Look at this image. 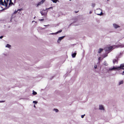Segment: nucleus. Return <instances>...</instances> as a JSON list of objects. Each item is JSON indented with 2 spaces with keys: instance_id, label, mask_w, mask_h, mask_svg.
Instances as JSON below:
<instances>
[{
  "instance_id": "23",
  "label": "nucleus",
  "mask_w": 124,
  "mask_h": 124,
  "mask_svg": "<svg viewBox=\"0 0 124 124\" xmlns=\"http://www.w3.org/2000/svg\"><path fill=\"white\" fill-rule=\"evenodd\" d=\"M11 47V46L10 45L8 44V48H10Z\"/></svg>"
},
{
  "instance_id": "24",
  "label": "nucleus",
  "mask_w": 124,
  "mask_h": 124,
  "mask_svg": "<svg viewBox=\"0 0 124 124\" xmlns=\"http://www.w3.org/2000/svg\"><path fill=\"white\" fill-rule=\"evenodd\" d=\"M95 6V4H92V6L93 7H94Z\"/></svg>"
},
{
  "instance_id": "6",
  "label": "nucleus",
  "mask_w": 124,
  "mask_h": 124,
  "mask_svg": "<svg viewBox=\"0 0 124 124\" xmlns=\"http://www.w3.org/2000/svg\"><path fill=\"white\" fill-rule=\"evenodd\" d=\"M42 16H44L47 14V12H45V10H43L41 12Z\"/></svg>"
},
{
  "instance_id": "32",
  "label": "nucleus",
  "mask_w": 124,
  "mask_h": 124,
  "mask_svg": "<svg viewBox=\"0 0 124 124\" xmlns=\"http://www.w3.org/2000/svg\"><path fill=\"white\" fill-rule=\"evenodd\" d=\"M6 47H8V44H7L6 46Z\"/></svg>"
},
{
  "instance_id": "25",
  "label": "nucleus",
  "mask_w": 124,
  "mask_h": 124,
  "mask_svg": "<svg viewBox=\"0 0 124 124\" xmlns=\"http://www.w3.org/2000/svg\"><path fill=\"white\" fill-rule=\"evenodd\" d=\"M85 116V115H82L81 116V117L82 118H83L84 117V116Z\"/></svg>"
},
{
  "instance_id": "29",
  "label": "nucleus",
  "mask_w": 124,
  "mask_h": 124,
  "mask_svg": "<svg viewBox=\"0 0 124 124\" xmlns=\"http://www.w3.org/2000/svg\"><path fill=\"white\" fill-rule=\"evenodd\" d=\"M3 37L2 36H1L0 37V39H2L3 38Z\"/></svg>"
},
{
  "instance_id": "13",
  "label": "nucleus",
  "mask_w": 124,
  "mask_h": 124,
  "mask_svg": "<svg viewBox=\"0 0 124 124\" xmlns=\"http://www.w3.org/2000/svg\"><path fill=\"white\" fill-rule=\"evenodd\" d=\"M124 81L123 80H121L120 81L119 83V85H120L121 84H123V83Z\"/></svg>"
},
{
  "instance_id": "3",
  "label": "nucleus",
  "mask_w": 124,
  "mask_h": 124,
  "mask_svg": "<svg viewBox=\"0 0 124 124\" xmlns=\"http://www.w3.org/2000/svg\"><path fill=\"white\" fill-rule=\"evenodd\" d=\"M119 70V67H118L113 66L112 68H110L109 69V71L112 70Z\"/></svg>"
},
{
  "instance_id": "30",
  "label": "nucleus",
  "mask_w": 124,
  "mask_h": 124,
  "mask_svg": "<svg viewBox=\"0 0 124 124\" xmlns=\"http://www.w3.org/2000/svg\"><path fill=\"white\" fill-rule=\"evenodd\" d=\"M122 74L123 75H124V71L123 72V73Z\"/></svg>"
},
{
  "instance_id": "37",
  "label": "nucleus",
  "mask_w": 124,
  "mask_h": 124,
  "mask_svg": "<svg viewBox=\"0 0 124 124\" xmlns=\"http://www.w3.org/2000/svg\"><path fill=\"white\" fill-rule=\"evenodd\" d=\"M124 45H123V46H120L121 47H124Z\"/></svg>"
},
{
  "instance_id": "21",
  "label": "nucleus",
  "mask_w": 124,
  "mask_h": 124,
  "mask_svg": "<svg viewBox=\"0 0 124 124\" xmlns=\"http://www.w3.org/2000/svg\"><path fill=\"white\" fill-rule=\"evenodd\" d=\"M113 62L114 63V64L115 63V62L116 61V60H113Z\"/></svg>"
},
{
  "instance_id": "22",
  "label": "nucleus",
  "mask_w": 124,
  "mask_h": 124,
  "mask_svg": "<svg viewBox=\"0 0 124 124\" xmlns=\"http://www.w3.org/2000/svg\"><path fill=\"white\" fill-rule=\"evenodd\" d=\"M94 68L95 69H96L97 68V66L96 65H95L94 66Z\"/></svg>"
},
{
  "instance_id": "26",
  "label": "nucleus",
  "mask_w": 124,
  "mask_h": 124,
  "mask_svg": "<svg viewBox=\"0 0 124 124\" xmlns=\"http://www.w3.org/2000/svg\"><path fill=\"white\" fill-rule=\"evenodd\" d=\"M44 20V19H39V20L41 21H43Z\"/></svg>"
},
{
  "instance_id": "1",
  "label": "nucleus",
  "mask_w": 124,
  "mask_h": 124,
  "mask_svg": "<svg viewBox=\"0 0 124 124\" xmlns=\"http://www.w3.org/2000/svg\"><path fill=\"white\" fill-rule=\"evenodd\" d=\"M114 46H111L110 47H108V46H107L106 47L104 48V50H105L106 51H109L111 49H114Z\"/></svg>"
},
{
  "instance_id": "18",
  "label": "nucleus",
  "mask_w": 124,
  "mask_h": 124,
  "mask_svg": "<svg viewBox=\"0 0 124 124\" xmlns=\"http://www.w3.org/2000/svg\"><path fill=\"white\" fill-rule=\"evenodd\" d=\"M53 2L56 3L57 1V0H51Z\"/></svg>"
},
{
  "instance_id": "9",
  "label": "nucleus",
  "mask_w": 124,
  "mask_h": 124,
  "mask_svg": "<svg viewBox=\"0 0 124 124\" xmlns=\"http://www.w3.org/2000/svg\"><path fill=\"white\" fill-rule=\"evenodd\" d=\"M99 109L101 110H104V108L103 105H100L99 106Z\"/></svg>"
},
{
  "instance_id": "2",
  "label": "nucleus",
  "mask_w": 124,
  "mask_h": 124,
  "mask_svg": "<svg viewBox=\"0 0 124 124\" xmlns=\"http://www.w3.org/2000/svg\"><path fill=\"white\" fill-rule=\"evenodd\" d=\"M96 14L98 15H101L102 14V10L99 9L97 10L96 11Z\"/></svg>"
},
{
  "instance_id": "19",
  "label": "nucleus",
  "mask_w": 124,
  "mask_h": 124,
  "mask_svg": "<svg viewBox=\"0 0 124 124\" xmlns=\"http://www.w3.org/2000/svg\"><path fill=\"white\" fill-rule=\"evenodd\" d=\"M103 64H104V65H106V66H107L108 65V64L107 63V62H104L103 63Z\"/></svg>"
},
{
  "instance_id": "36",
  "label": "nucleus",
  "mask_w": 124,
  "mask_h": 124,
  "mask_svg": "<svg viewBox=\"0 0 124 124\" xmlns=\"http://www.w3.org/2000/svg\"><path fill=\"white\" fill-rule=\"evenodd\" d=\"M34 107H35H35H36V106H35V105H34Z\"/></svg>"
},
{
  "instance_id": "27",
  "label": "nucleus",
  "mask_w": 124,
  "mask_h": 124,
  "mask_svg": "<svg viewBox=\"0 0 124 124\" xmlns=\"http://www.w3.org/2000/svg\"><path fill=\"white\" fill-rule=\"evenodd\" d=\"M22 10V9H21H21H18V10H17V11H21V10Z\"/></svg>"
},
{
  "instance_id": "16",
  "label": "nucleus",
  "mask_w": 124,
  "mask_h": 124,
  "mask_svg": "<svg viewBox=\"0 0 124 124\" xmlns=\"http://www.w3.org/2000/svg\"><path fill=\"white\" fill-rule=\"evenodd\" d=\"M53 110L54 111L56 112H57L59 111L57 109H55V108Z\"/></svg>"
},
{
  "instance_id": "4",
  "label": "nucleus",
  "mask_w": 124,
  "mask_h": 124,
  "mask_svg": "<svg viewBox=\"0 0 124 124\" xmlns=\"http://www.w3.org/2000/svg\"><path fill=\"white\" fill-rule=\"evenodd\" d=\"M65 37V36H63L62 37H60L59 38L57 42L58 43H59L61 41L62 39Z\"/></svg>"
},
{
  "instance_id": "20",
  "label": "nucleus",
  "mask_w": 124,
  "mask_h": 124,
  "mask_svg": "<svg viewBox=\"0 0 124 124\" xmlns=\"http://www.w3.org/2000/svg\"><path fill=\"white\" fill-rule=\"evenodd\" d=\"M33 103H35V104H37L38 103V101H33Z\"/></svg>"
},
{
  "instance_id": "39",
  "label": "nucleus",
  "mask_w": 124,
  "mask_h": 124,
  "mask_svg": "<svg viewBox=\"0 0 124 124\" xmlns=\"http://www.w3.org/2000/svg\"><path fill=\"white\" fill-rule=\"evenodd\" d=\"M35 22V21H32V22L33 23V22Z\"/></svg>"
},
{
  "instance_id": "15",
  "label": "nucleus",
  "mask_w": 124,
  "mask_h": 124,
  "mask_svg": "<svg viewBox=\"0 0 124 124\" xmlns=\"http://www.w3.org/2000/svg\"><path fill=\"white\" fill-rule=\"evenodd\" d=\"M103 50L102 49L100 48L98 51V52L99 53H100L101 52H102Z\"/></svg>"
},
{
  "instance_id": "14",
  "label": "nucleus",
  "mask_w": 124,
  "mask_h": 124,
  "mask_svg": "<svg viewBox=\"0 0 124 124\" xmlns=\"http://www.w3.org/2000/svg\"><path fill=\"white\" fill-rule=\"evenodd\" d=\"M62 31V30H60L59 31H57L56 33H52L50 34H57V33H60V32H61Z\"/></svg>"
},
{
  "instance_id": "11",
  "label": "nucleus",
  "mask_w": 124,
  "mask_h": 124,
  "mask_svg": "<svg viewBox=\"0 0 124 124\" xmlns=\"http://www.w3.org/2000/svg\"><path fill=\"white\" fill-rule=\"evenodd\" d=\"M77 54L76 52L75 51V53L72 54V56L73 58L75 57Z\"/></svg>"
},
{
  "instance_id": "38",
  "label": "nucleus",
  "mask_w": 124,
  "mask_h": 124,
  "mask_svg": "<svg viewBox=\"0 0 124 124\" xmlns=\"http://www.w3.org/2000/svg\"><path fill=\"white\" fill-rule=\"evenodd\" d=\"M116 47H120V46H116Z\"/></svg>"
},
{
  "instance_id": "42",
  "label": "nucleus",
  "mask_w": 124,
  "mask_h": 124,
  "mask_svg": "<svg viewBox=\"0 0 124 124\" xmlns=\"http://www.w3.org/2000/svg\"><path fill=\"white\" fill-rule=\"evenodd\" d=\"M70 1H71V0H69Z\"/></svg>"
},
{
  "instance_id": "41",
  "label": "nucleus",
  "mask_w": 124,
  "mask_h": 124,
  "mask_svg": "<svg viewBox=\"0 0 124 124\" xmlns=\"http://www.w3.org/2000/svg\"><path fill=\"white\" fill-rule=\"evenodd\" d=\"M99 13V12H97V13Z\"/></svg>"
},
{
  "instance_id": "33",
  "label": "nucleus",
  "mask_w": 124,
  "mask_h": 124,
  "mask_svg": "<svg viewBox=\"0 0 124 124\" xmlns=\"http://www.w3.org/2000/svg\"><path fill=\"white\" fill-rule=\"evenodd\" d=\"M92 13V12L91 11H90L89 12V14H91Z\"/></svg>"
},
{
  "instance_id": "12",
  "label": "nucleus",
  "mask_w": 124,
  "mask_h": 124,
  "mask_svg": "<svg viewBox=\"0 0 124 124\" xmlns=\"http://www.w3.org/2000/svg\"><path fill=\"white\" fill-rule=\"evenodd\" d=\"M4 5L6 7H7L8 5L7 3L6 2V1L4 0L3 3Z\"/></svg>"
},
{
  "instance_id": "28",
  "label": "nucleus",
  "mask_w": 124,
  "mask_h": 124,
  "mask_svg": "<svg viewBox=\"0 0 124 124\" xmlns=\"http://www.w3.org/2000/svg\"><path fill=\"white\" fill-rule=\"evenodd\" d=\"M18 11L17 10V11H15L14 12V13L15 14H16L17 13V12Z\"/></svg>"
},
{
  "instance_id": "7",
  "label": "nucleus",
  "mask_w": 124,
  "mask_h": 124,
  "mask_svg": "<svg viewBox=\"0 0 124 124\" xmlns=\"http://www.w3.org/2000/svg\"><path fill=\"white\" fill-rule=\"evenodd\" d=\"M45 1V0H42L40 2H39L37 4V6H38L42 4Z\"/></svg>"
},
{
  "instance_id": "5",
  "label": "nucleus",
  "mask_w": 124,
  "mask_h": 124,
  "mask_svg": "<svg viewBox=\"0 0 124 124\" xmlns=\"http://www.w3.org/2000/svg\"><path fill=\"white\" fill-rule=\"evenodd\" d=\"M119 70L120 69L124 70V64H121L120 66H119Z\"/></svg>"
},
{
  "instance_id": "40",
  "label": "nucleus",
  "mask_w": 124,
  "mask_h": 124,
  "mask_svg": "<svg viewBox=\"0 0 124 124\" xmlns=\"http://www.w3.org/2000/svg\"><path fill=\"white\" fill-rule=\"evenodd\" d=\"M7 2H8V0H6Z\"/></svg>"
},
{
  "instance_id": "43",
  "label": "nucleus",
  "mask_w": 124,
  "mask_h": 124,
  "mask_svg": "<svg viewBox=\"0 0 124 124\" xmlns=\"http://www.w3.org/2000/svg\"><path fill=\"white\" fill-rule=\"evenodd\" d=\"M9 0H8V1H9Z\"/></svg>"
},
{
  "instance_id": "35",
  "label": "nucleus",
  "mask_w": 124,
  "mask_h": 124,
  "mask_svg": "<svg viewBox=\"0 0 124 124\" xmlns=\"http://www.w3.org/2000/svg\"><path fill=\"white\" fill-rule=\"evenodd\" d=\"M101 58V57H99V58H98V59L99 60H100V59Z\"/></svg>"
},
{
  "instance_id": "8",
  "label": "nucleus",
  "mask_w": 124,
  "mask_h": 124,
  "mask_svg": "<svg viewBox=\"0 0 124 124\" xmlns=\"http://www.w3.org/2000/svg\"><path fill=\"white\" fill-rule=\"evenodd\" d=\"M113 26L116 29L119 27V25L115 23H114L113 24Z\"/></svg>"
},
{
  "instance_id": "10",
  "label": "nucleus",
  "mask_w": 124,
  "mask_h": 124,
  "mask_svg": "<svg viewBox=\"0 0 124 124\" xmlns=\"http://www.w3.org/2000/svg\"><path fill=\"white\" fill-rule=\"evenodd\" d=\"M14 3L12 2L11 0H9V6H11L12 5H14Z\"/></svg>"
},
{
  "instance_id": "34",
  "label": "nucleus",
  "mask_w": 124,
  "mask_h": 124,
  "mask_svg": "<svg viewBox=\"0 0 124 124\" xmlns=\"http://www.w3.org/2000/svg\"><path fill=\"white\" fill-rule=\"evenodd\" d=\"M49 25H44V26H49Z\"/></svg>"
},
{
  "instance_id": "17",
  "label": "nucleus",
  "mask_w": 124,
  "mask_h": 124,
  "mask_svg": "<svg viewBox=\"0 0 124 124\" xmlns=\"http://www.w3.org/2000/svg\"><path fill=\"white\" fill-rule=\"evenodd\" d=\"M32 94L33 95H35L37 94V93L36 92L34 91V90L33 91V93Z\"/></svg>"
},
{
  "instance_id": "31",
  "label": "nucleus",
  "mask_w": 124,
  "mask_h": 124,
  "mask_svg": "<svg viewBox=\"0 0 124 124\" xmlns=\"http://www.w3.org/2000/svg\"><path fill=\"white\" fill-rule=\"evenodd\" d=\"M52 8V7H50V8H47V9H46H46H49V8Z\"/></svg>"
}]
</instances>
